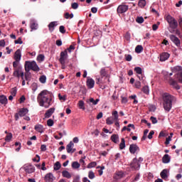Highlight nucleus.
I'll return each instance as SVG.
<instances>
[{"mask_svg": "<svg viewBox=\"0 0 182 182\" xmlns=\"http://www.w3.org/2000/svg\"><path fill=\"white\" fill-rule=\"evenodd\" d=\"M37 102L41 107H45V109L49 108V107L52 106L50 92L46 90L41 91L38 95Z\"/></svg>", "mask_w": 182, "mask_h": 182, "instance_id": "obj_1", "label": "nucleus"}, {"mask_svg": "<svg viewBox=\"0 0 182 182\" xmlns=\"http://www.w3.org/2000/svg\"><path fill=\"white\" fill-rule=\"evenodd\" d=\"M162 100L164 102V109L166 112H170L171 110V107H173V104L177 102V98L168 92H164L162 95Z\"/></svg>", "mask_w": 182, "mask_h": 182, "instance_id": "obj_2", "label": "nucleus"}, {"mask_svg": "<svg viewBox=\"0 0 182 182\" xmlns=\"http://www.w3.org/2000/svg\"><path fill=\"white\" fill-rule=\"evenodd\" d=\"M24 68L26 72H30L31 70L39 72L41 70V68H39V66H38V64L35 61H26Z\"/></svg>", "mask_w": 182, "mask_h": 182, "instance_id": "obj_3", "label": "nucleus"}, {"mask_svg": "<svg viewBox=\"0 0 182 182\" xmlns=\"http://www.w3.org/2000/svg\"><path fill=\"white\" fill-rule=\"evenodd\" d=\"M166 21L168 22V23L169 24V27L171 28V31H169V32L171 33H174V29H177L178 26V22H177V20H176V18H174L173 16L168 15L166 16Z\"/></svg>", "mask_w": 182, "mask_h": 182, "instance_id": "obj_4", "label": "nucleus"}, {"mask_svg": "<svg viewBox=\"0 0 182 182\" xmlns=\"http://www.w3.org/2000/svg\"><path fill=\"white\" fill-rule=\"evenodd\" d=\"M66 59H68V50H65L60 53V57L59 59V62L62 65V69H66V65H65V63H66Z\"/></svg>", "mask_w": 182, "mask_h": 182, "instance_id": "obj_5", "label": "nucleus"}, {"mask_svg": "<svg viewBox=\"0 0 182 182\" xmlns=\"http://www.w3.org/2000/svg\"><path fill=\"white\" fill-rule=\"evenodd\" d=\"M128 11H129V6L124 4L119 5L117 9V14H126V12Z\"/></svg>", "mask_w": 182, "mask_h": 182, "instance_id": "obj_6", "label": "nucleus"}, {"mask_svg": "<svg viewBox=\"0 0 182 182\" xmlns=\"http://www.w3.org/2000/svg\"><path fill=\"white\" fill-rule=\"evenodd\" d=\"M130 167L132 170H139V168H140V163H139L136 158L132 160L130 164Z\"/></svg>", "mask_w": 182, "mask_h": 182, "instance_id": "obj_7", "label": "nucleus"}, {"mask_svg": "<svg viewBox=\"0 0 182 182\" xmlns=\"http://www.w3.org/2000/svg\"><path fill=\"white\" fill-rule=\"evenodd\" d=\"M169 38L171 41L176 45V46H178V48H180V46H181V42L180 41V39L177 38V36L171 34L169 36Z\"/></svg>", "mask_w": 182, "mask_h": 182, "instance_id": "obj_8", "label": "nucleus"}, {"mask_svg": "<svg viewBox=\"0 0 182 182\" xmlns=\"http://www.w3.org/2000/svg\"><path fill=\"white\" fill-rule=\"evenodd\" d=\"M75 147V144H73V141H70V143L66 146V150L67 153L73 154V153H75L76 151V149L73 148Z\"/></svg>", "mask_w": 182, "mask_h": 182, "instance_id": "obj_9", "label": "nucleus"}, {"mask_svg": "<svg viewBox=\"0 0 182 182\" xmlns=\"http://www.w3.org/2000/svg\"><path fill=\"white\" fill-rule=\"evenodd\" d=\"M140 151V148L137 144H132L129 146V152L131 154H135V153H137Z\"/></svg>", "mask_w": 182, "mask_h": 182, "instance_id": "obj_10", "label": "nucleus"}, {"mask_svg": "<svg viewBox=\"0 0 182 182\" xmlns=\"http://www.w3.org/2000/svg\"><path fill=\"white\" fill-rule=\"evenodd\" d=\"M168 83L173 89H176V90H180V85H178L177 81L174 80L172 77L169 78Z\"/></svg>", "mask_w": 182, "mask_h": 182, "instance_id": "obj_11", "label": "nucleus"}, {"mask_svg": "<svg viewBox=\"0 0 182 182\" xmlns=\"http://www.w3.org/2000/svg\"><path fill=\"white\" fill-rule=\"evenodd\" d=\"M112 116H114V120H115L114 124L116 127H117V130H118L119 129H120V123H119V113L117 112V111H114L112 112Z\"/></svg>", "mask_w": 182, "mask_h": 182, "instance_id": "obj_12", "label": "nucleus"}, {"mask_svg": "<svg viewBox=\"0 0 182 182\" xmlns=\"http://www.w3.org/2000/svg\"><path fill=\"white\" fill-rule=\"evenodd\" d=\"M55 180V176L53 173H46L44 176V181L46 182H53Z\"/></svg>", "mask_w": 182, "mask_h": 182, "instance_id": "obj_13", "label": "nucleus"}, {"mask_svg": "<svg viewBox=\"0 0 182 182\" xmlns=\"http://www.w3.org/2000/svg\"><path fill=\"white\" fill-rule=\"evenodd\" d=\"M22 66H18L17 68L14 69L13 76L14 77H18L19 79L20 77V73L23 71Z\"/></svg>", "mask_w": 182, "mask_h": 182, "instance_id": "obj_14", "label": "nucleus"}, {"mask_svg": "<svg viewBox=\"0 0 182 182\" xmlns=\"http://www.w3.org/2000/svg\"><path fill=\"white\" fill-rule=\"evenodd\" d=\"M23 170L28 174H32V173H35V167L32 165H28V166H24Z\"/></svg>", "mask_w": 182, "mask_h": 182, "instance_id": "obj_15", "label": "nucleus"}, {"mask_svg": "<svg viewBox=\"0 0 182 182\" xmlns=\"http://www.w3.org/2000/svg\"><path fill=\"white\" fill-rule=\"evenodd\" d=\"M168 173H170L168 169H164L160 173L161 178H163V180H167L168 178Z\"/></svg>", "mask_w": 182, "mask_h": 182, "instance_id": "obj_16", "label": "nucleus"}, {"mask_svg": "<svg viewBox=\"0 0 182 182\" xmlns=\"http://www.w3.org/2000/svg\"><path fill=\"white\" fill-rule=\"evenodd\" d=\"M124 177V173L123 171H117L113 176L114 180H120Z\"/></svg>", "mask_w": 182, "mask_h": 182, "instance_id": "obj_17", "label": "nucleus"}, {"mask_svg": "<svg viewBox=\"0 0 182 182\" xmlns=\"http://www.w3.org/2000/svg\"><path fill=\"white\" fill-rule=\"evenodd\" d=\"M55 113V107L50 108L48 109L45 113V117L46 119H49Z\"/></svg>", "mask_w": 182, "mask_h": 182, "instance_id": "obj_18", "label": "nucleus"}, {"mask_svg": "<svg viewBox=\"0 0 182 182\" xmlns=\"http://www.w3.org/2000/svg\"><path fill=\"white\" fill-rule=\"evenodd\" d=\"M168 58H170V54H168V53H162L160 56V61L166 62V60H167Z\"/></svg>", "mask_w": 182, "mask_h": 182, "instance_id": "obj_19", "label": "nucleus"}, {"mask_svg": "<svg viewBox=\"0 0 182 182\" xmlns=\"http://www.w3.org/2000/svg\"><path fill=\"white\" fill-rule=\"evenodd\" d=\"M58 26V21H52L48 24V29L50 32L55 31V27Z\"/></svg>", "mask_w": 182, "mask_h": 182, "instance_id": "obj_20", "label": "nucleus"}, {"mask_svg": "<svg viewBox=\"0 0 182 182\" xmlns=\"http://www.w3.org/2000/svg\"><path fill=\"white\" fill-rule=\"evenodd\" d=\"M87 86L88 89H93L95 87V80L90 78L87 80Z\"/></svg>", "mask_w": 182, "mask_h": 182, "instance_id": "obj_21", "label": "nucleus"}, {"mask_svg": "<svg viewBox=\"0 0 182 182\" xmlns=\"http://www.w3.org/2000/svg\"><path fill=\"white\" fill-rule=\"evenodd\" d=\"M29 112V109L28 108H21L19 109L18 114L20 117H23V116H26L28 114V112Z\"/></svg>", "mask_w": 182, "mask_h": 182, "instance_id": "obj_22", "label": "nucleus"}, {"mask_svg": "<svg viewBox=\"0 0 182 182\" xmlns=\"http://www.w3.org/2000/svg\"><path fill=\"white\" fill-rule=\"evenodd\" d=\"M171 160V157H170L169 154H166L162 157V163H164V164H168V163H170Z\"/></svg>", "mask_w": 182, "mask_h": 182, "instance_id": "obj_23", "label": "nucleus"}, {"mask_svg": "<svg viewBox=\"0 0 182 182\" xmlns=\"http://www.w3.org/2000/svg\"><path fill=\"white\" fill-rule=\"evenodd\" d=\"M21 58H22V54L21 53V50L18 49L14 53V60L20 61Z\"/></svg>", "mask_w": 182, "mask_h": 182, "instance_id": "obj_24", "label": "nucleus"}, {"mask_svg": "<svg viewBox=\"0 0 182 182\" xmlns=\"http://www.w3.org/2000/svg\"><path fill=\"white\" fill-rule=\"evenodd\" d=\"M34 129L38 133H43V125H42V124L36 125Z\"/></svg>", "mask_w": 182, "mask_h": 182, "instance_id": "obj_25", "label": "nucleus"}, {"mask_svg": "<svg viewBox=\"0 0 182 182\" xmlns=\"http://www.w3.org/2000/svg\"><path fill=\"white\" fill-rule=\"evenodd\" d=\"M0 103L1 105H6V103H8V98H6V96L5 95L0 96Z\"/></svg>", "mask_w": 182, "mask_h": 182, "instance_id": "obj_26", "label": "nucleus"}, {"mask_svg": "<svg viewBox=\"0 0 182 182\" xmlns=\"http://www.w3.org/2000/svg\"><path fill=\"white\" fill-rule=\"evenodd\" d=\"M100 74L102 77H107V76H109V74H107V71H106V68H102L100 70Z\"/></svg>", "mask_w": 182, "mask_h": 182, "instance_id": "obj_27", "label": "nucleus"}, {"mask_svg": "<svg viewBox=\"0 0 182 182\" xmlns=\"http://www.w3.org/2000/svg\"><path fill=\"white\" fill-rule=\"evenodd\" d=\"M62 176H63V177H65V178H72V175L68 171H63Z\"/></svg>", "mask_w": 182, "mask_h": 182, "instance_id": "obj_28", "label": "nucleus"}, {"mask_svg": "<svg viewBox=\"0 0 182 182\" xmlns=\"http://www.w3.org/2000/svg\"><path fill=\"white\" fill-rule=\"evenodd\" d=\"M111 140L113 143L117 144L119 143V135L113 134L111 136Z\"/></svg>", "mask_w": 182, "mask_h": 182, "instance_id": "obj_29", "label": "nucleus"}, {"mask_svg": "<svg viewBox=\"0 0 182 182\" xmlns=\"http://www.w3.org/2000/svg\"><path fill=\"white\" fill-rule=\"evenodd\" d=\"M100 100L99 99H96L95 100V99L93 98H90V100H87V103H92V105H94L95 106H96V105H97V103H99Z\"/></svg>", "mask_w": 182, "mask_h": 182, "instance_id": "obj_30", "label": "nucleus"}, {"mask_svg": "<svg viewBox=\"0 0 182 182\" xmlns=\"http://www.w3.org/2000/svg\"><path fill=\"white\" fill-rule=\"evenodd\" d=\"M115 120H114V117H107V119H106V123L107 124H113V123H114Z\"/></svg>", "mask_w": 182, "mask_h": 182, "instance_id": "obj_31", "label": "nucleus"}, {"mask_svg": "<svg viewBox=\"0 0 182 182\" xmlns=\"http://www.w3.org/2000/svg\"><path fill=\"white\" fill-rule=\"evenodd\" d=\"M126 147V141L124 138L121 139V143L119 144V149L120 150H123Z\"/></svg>", "mask_w": 182, "mask_h": 182, "instance_id": "obj_32", "label": "nucleus"}, {"mask_svg": "<svg viewBox=\"0 0 182 182\" xmlns=\"http://www.w3.org/2000/svg\"><path fill=\"white\" fill-rule=\"evenodd\" d=\"M135 52L136 53H141V52H143V46H136V47L135 48Z\"/></svg>", "mask_w": 182, "mask_h": 182, "instance_id": "obj_33", "label": "nucleus"}, {"mask_svg": "<svg viewBox=\"0 0 182 182\" xmlns=\"http://www.w3.org/2000/svg\"><path fill=\"white\" fill-rule=\"evenodd\" d=\"M60 167H62V165L60 164V162L57 161V162L54 164L53 169H54L55 171H58V170H60Z\"/></svg>", "mask_w": 182, "mask_h": 182, "instance_id": "obj_34", "label": "nucleus"}, {"mask_svg": "<svg viewBox=\"0 0 182 182\" xmlns=\"http://www.w3.org/2000/svg\"><path fill=\"white\" fill-rule=\"evenodd\" d=\"M146 0H139L138 2V6H139V8H144V6H146Z\"/></svg>", "mask_w": 182, "mask_h": 182, "instance_id": "obj_35", "label": "nucleus"}, {"mask_svg": "<svg viewBox=\"0 0 182 182\" xmlns=\"http://www.w3.org/2000/svg\"><path fill=\"white\" fill-rule=\"evenodd\" d=\"M31 31H36V29H38V24L35 23V21L31 22Z\"/></svg>", "mask_w": 182, "mask_h": 182, "instance_id": "obj_36", "label": "nucleus"}, {"mask_svg": "<svg viewBox=\"0 0 182 182\" xmlns=\"http://www.w3.org/2000/svg\"><path fill=\"white\" fill-rule=\"evenodd\" d=\"M134 70L136 72V73H137V75H142L143 73V70H141V68L140 67L134 68Z\"/></svg>", "mask_w": 182, "mask_h": 182, "instance_id": "obj_37", "label": "nucleus"}, {"mask_svg": "<svg viewBox=\"0 0 182 182\" xmlns=\"http://www.w3.org/2000/svg\"><path fill=\"white\" fill-rule=\"evenodd\" d=\"M141 91L145 95H149V86H147V85L144 86Z\"/></svg>", "mask_w": 182, "mask_h": 182, "instance_id": "obj_38", "label": "nucleus"}, {"mask_svg": "<svg viewBox=\"0 0 182 182\" xmlns=\"http://www.w3.org/2000/svg\"><path fill=\"white\" fill-rule=\"evenodd\" d=\"M78 106L80 109H82V110H85V109H86L85 107V102H83L82 100H80L78 102Z\"/></svg>", "mask_w": 182, "mask_h": 182, "instance_id": "obj_39", "label": "nucleus"}, {"mask_svg": "<svg viewBox=\"0 0 182 182\" xmlns=\"http://www.w3.org/2000/svg\"><path fill=\"white\" fill-rule=\"evenodd\" d=\"M71 166L73 168L76 169V168H79L80 167V164H79V162H77V161H74L72 163Z\"/></svg>", "mask_w": 182, "mask_h": 182, "instance_id": "obj_40", "label": "nucleus"}, {"mask_svg": "<svg viewBox=\"0 0 182 182\" xmlns=\"http://www.w3.org/2000/svg\"><path fill=\"white\" fill-rule=\"evenodd\" d=\"M37 60L38 62H43L45 60V55L43 54H39L37 57Z\"/></svg>", "mask_w": 182, "mask_h": 182, "instance_id": "obj_41", "label": "nucleus"}, {"mask_svg": "<svg viewBox=\"0 0 182 182\" xmlns=\"http://www.w3.org/2000/svg\"><path fill=\"white\" fill-rule=\"evenodd\" d=\"M24 76H25L26 80H29L31 77V73L29 71L28 72L26 71Z\"/></svg>", "mask_w": 182, "mask_h": 182, "instance_id": "obj_42", "label": "nucleus"}, {"mask_svg": "<svg viewBox=\"0 0 182 182\" xmlns=\"http://www.w3.org/2000/svg\"><path fill=\"white\" fill-rule=\"evenodd\" d=\"M136 22H137V23H143V22H144V18L142 16H137L136 18Z\"/></svg>", "mask_w": 182, "mask_h": 182, "instance_id": "obj_43", "label": "nucleus"}, {"mask_svg": "<svg viewBox=\"0 0 182 182\" xmlns=\"http://www.w3.org/2000/svg\"><path fill=\"white\" fill-rule=\"evenodd\" d=\"M88 177L90 180H93L96 176H95V173L92 171H90L88 173Z\"/></svg>", "mask_w": 182, "mask_h": 182, "instance_id": "obj_44", "label": "nucleus"}, {"mask_svg": "<svg viewBox=\"0 0 182 182\" xmlns=\"http://www.w3.org/2000/svg\"><path fill=\"white\" fill-rule=\"evenodd\" d=\"M96 166H97V164L96 162L93 161V162L90 163L87 165V168H93V167H96Z\"/></svg>", "mask_w": 182, "mask_h": 182, "instance_id": "obj_45", "label": "nucleus"}, {"mask_svg": "<svg viewBox=\"0 0 182 182\" xmlns=\"http://www.w3.org/2000/svg\"><path fill=\"white\" fill-rule=\"evenodd\" d=\"M12 139V133H9L5 138L6 141H11V140Z\"/></svg>", "mask_w": 182, "mask_h": 182, "instance_id": "obj_46", "label": "nucleus"}, {"mask_svg": "<svg viewBox=\"0 0 182 182\" xmlns=\"http://www.w3.org/2000/svg\"><path fill=\"white\" fill-rule=\"evenodd\" d=\"M58 99L61 102H66V95L62 96V95H60V93H59L58 94Z\"/></svg>", "mask_w": 182, "mask_h": 182, "instance_id": "obj_47", "label": "nucleus"}, {"mask_svg": "<svg viewBox=\"0 0 182 182\" xmlns=\"http://www.w3.org/2000/svg\"><path fill=\"white\" fill-rule=\"evenodd\" d=\"M14 43L16 45H22L23 41H22V38L19 37L17 40L14 41Z\"/></svg>", "mask_w": 182, "mask_h": 182, "instance_id": "obj_48", "label": "nucleus"}, {"mask_svg": "<svg viewBox=\"0 0 182 182\" xmlns=\"http://www.w3.org/2000/svg\"><path fill=\"white\" fill-rule=\"evenodd\" d=\"M182 70V67L181 66H175L173 68V72H181Z\"/></svg>", "mask_w": 182, "mask_h": 182, "instance_id": "obj_49", "label": "nucleus"}, {"mask_svg": "<svg viewBox=\"0 0 182 182\" xmlns=\"http://www.w3.org/2000/svg\"><path fill=\"white\" fill-rule=\"evenodd\" d=\"M39 80H40L41 83H46V76L41 75L39 78Z\"/></svg>", "mask_w": 182, "mask_h": 182, "instance_id": "obj_50", "label": "nucleus"}, {"mask_svg": "<svg viewBox=\"0 0 182 182\" xmlns=\"http://www.w3.org/2000/svg\"><path fill=\"white\" fill-rule=\"evenodd\" d=\"M53 124H54L53 119H48L47 126H48L49 127H52V126H53Z\"/></svg>", "mask_w": 182, "mask_h": 182, "instance_id": "obj_51", "label": "nucleus"}, {"mask_svg": "<svg viewBox=\"0 0 182 182\" xmlns=\"http://www.w3.org/2000/svg\"><path fill=\"white\" fill-rule=\"evenodd\" d=\"M124 56L127 62H130L132 61V59H133V57H132V55L130 54H126Z\"/></svg>", "mask_w": 182, "mask_h": 182, "instance_id": "obj_52", "label": "nucleus"}, {"mask_svg": "<svg viewBox=\"0 0 182 182\" xmlns=\"http://www.w3.org/2000/svg\"><path fill=\"white\" fill-rule=\"evenodd\" d=\"M19 61L15 60V61L13 62V68L16 69L17 68H19Z\"/></svg>", "mask_w": 182, "mask_h": 182, "instance_id": "obj_53", "label": "nucleus"}, {"mask_svg": "<svg viewBox=\"0 0 182 182\" xmlns=\"http://www.w3.org/2000/svg\"><path fill=\"white\" fill-rule=\"evenodd\" d=\"M16 92H17L16 87H15L11 89V95L13 96H16Z\"/></svg>", "mask_w": 182, "mask_h": 182, "instance_id": "obj_54", "label": "nucleus"}, {"mask_svg": "<svg viewBox=\"0 0 182 182\" xmlns=\"http://www.w3.org/2000/svg\"><path fill=\"white\" fill-rule=\"evenodd\" d=\"M59 30L61 33H66V30L65 29V26H60L59 28Z\"/></svg>", "mask_w": 182, "mask_h": 182, "instance_id": "obj_55", "label": "nucleus"}, {"mask_svg": "<svg viewBox=\"0 0 182 182\" xmlns=\"http://www.w3.org/2000/svg\"><path fill=\"white\" fill-rule=\"evenodd\" d=\"M71 8H73V9H77V8H79V4L77 3H73L71 4Z\"/></svg>", "mask_w": 182, "mask_h": 182, "instance_id": "obj_56", "label": "nucleus"}, {"mask_svg": "<svg viewBox=\"0 0 182 182\" xmlns=\"http://www.w3.org/2000/svg\"><path fill=\"white\" fill-rule=\"evenodd\" d=\"M75 48L74 45H70V47L68 48H67L66 50H68V52L70 53V52H72V50H75Z\"/></svg>", "mask_w": 182, "mask_h": 182, "instance_id": "obj_57", "label": "nucleus"}, {"mask_svg": "<svg viewBox=\"0 0 182 182\" xmlns=\"http://www.w3.org/2000/svg\"><path fill=\"white\" fill-rule=\"evenodd\" d=\"M150 120L152 122L153 124H156L157 123V118L154 117H150Z\"/></svg>", "mask_w": 182, "mask_h": 182, "instance_id": "obj_58", "label": "nucleus"}, {"mask_svg": "<svg viewBox=\"0 0 182 182\" xmlns=\"http://www.w3.org/2000/svg\"><path fill=\"white\" fill-rule=\"evenodd\" d=\"M141 87V82H140V81H136L135 87H136V89H140Z\"/></svg>", "mask_w": 182, "mask_h": 182, "instance_id": "obj_59", "label": "nucleus"}, {"mask_svg": "<svg viewBox=\"0 0 182 182\" xmlns=\"http://www.w3.org/2000/svg\"><path fill=\"white\" fill-rule=\"evenodd\" d=\"M6 42L5 40H0V48H5Z\"/></svg>", "mask_w": 182, "mask_h": 182, "instance_id": "obj_60", "label": "nucleus"}, {"mask_svg": "<svg viewBox=\"0 0 182 182\" xmlns=\"http://www.w3.org/2000/svg\"><path fill=\"white\" fill-rule=\"evenodd\" d=\"M154 134V131H151L148 135V139H153Z\"/></svg>", "mask_w": 182, "mask_h": 182, "instance_id": "obj_61", "label": "nucleus"}, {"mask_svg": "<svg viewBox=\"0 0 182 182\" xmlns=\"http://www.w3.org/2000/svg\"><path fill=\"white\" fill-rule=\"evenodd\" d=\"M124 38L126 41H130V33H126Z\"/></svg>", "mask_w": 182, "mask_h": 182, "instance_id": "obj_62", "label": "nucleus"}, {"mask_svg": "<svg viewBox=\"0 0 182 182\" xmlns=\"http://www.w3.org/2000/svg\"><path fill=\"white\" fill-rule=\"evenodd\" d=\"M55 44L57 45V46H62V40H57L55 41Z\"/></svg>", "mask_w": 182, "mask_h": 182, "instance_id": "obj_63", "label": "nucleus"}, {"mask_svg": "<svg viewBox=\"0 0 182 182\" xmlns=\"http://www.w3.org/2000/svg\"><path fill=\"white\" fill-rule=\"evenodd\" d=\"M41 151H46V145L42 144L41 146Z\"/></svg>", "mask_w": 182, "mask_h": 182, "instance_id": "obj_64", "label": "nucleus"}]
</instances>
